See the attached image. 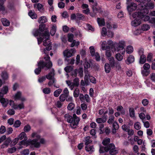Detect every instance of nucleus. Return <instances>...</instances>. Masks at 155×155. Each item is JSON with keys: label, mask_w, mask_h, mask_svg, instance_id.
Masks as SVG:
<instances>
[{"label": "nucleus", "mask_w": 155, "mask_h": 155, "mask_svg": "<svg viewBox=\"0 0 155 155\" xmlns=\"http://www.w3.org/2000/svg\"><path fill=\"white\" fill-rule=\"evenodd\" d=\"M31 137L32 138L36 137V139L33 140H29L27 141L22 140L19 143V145H24L26 146H30L31 148L33 147L36 148L39 147L40 143L38 141L40 138V136L37 133L34 132L32 134Z\"/></svg>", "instance_id": "nucleus-1"}, {"label": "nucleus", "mask_w": 155, "mask_h": 155, "mask_svg": "<svg viewBox=\"0 0 155 155\" xmlns=\"http://www.w3.org/2000/svg\"><path fill=\"white\" fill-rule=\"evenodd\" d=\"M44 36H41L42 38L43 39V45L47 47L43 50L41 49V50L44 52V53L47 56L48 54V51L51 50L52 49V47L51 46V43L49 39V33L48 31H45Z\"/></svg>", "instance_id": "nucleus-2"}, {"label": "nucleus", "mask_w": 155, "mask_h": 155, "mask_svg": "<svg viewBox=\"0 0 155 155\" xmlns=\"http://www.w3.org/2000/svg\"><path fill=\"white\" fill-rule=\"evenodd\" d=\"M45 60L47 61V63H45L43 61H40L38 63V67L36 68L35 70V72L36 74H40L41 71V68L46 67V69H48L51 67L52 66V64L50 61V58L48 55H47L46 57H44Z\"/></svg>", "instance_id": "nucleus-3"}, {"label": "nucleus", "mask_w": 155, "mask_h": 155, "mask_svg": "<svg viewBox=\"0 0 155 155\" xmlns=\"http://www.w3.org/2000/svg\"><path fill=\"white\" fill-rule=\"evenodd\" d=\"M65 119L67 121L70 123V126L72 128H75L77 127L80 121L79 118L75 114L73 115V117L69 114H66L64 116Z\"/></svg>", "instance_id": "nucleus-4"}, {"label": "nucleus", "mask_w": 155, "mask_h": 155, "mask_svg": "<svg viewBox=\"0 0 155 155\" xmlns=\"http://www.w3.org/2000/svg\"><path fill=\"white\" fill-rule=\"evenodd\" d=\"M45 25H40L39 26L38 29H34L32 31V33L34 36L35 37L39 36V38H37L38 43L40 44L42 42L43 39L41 36H44L45 32L44 33L42 32L45 28Z\"/></svg>", "instance_id": "nucleus-5"}, {"label": "nucleus", "mask_w": 155, "mask_h": 155, "mask_svg": "<svg viewBox=\"0 0 155 155\" xmlns=\"http://www.w3.org/2000/svg\"><path fill=\"white\" fill-rule=\"evenodd\" d=\"M99 150L100 153H103L104 152L109 151L110 154L113 155L118 153V148L115 147L114 144L110 143L107 147H101Z\"/></svg>", "instance_id": "nucleus-6"}, {"label": "nucleus", "mask_w": 155, "mask_h": 155, "mask_svg": "<svg viewBox=\"0 0 155 155\" xmlns=\"http://www.w3.org/2000/svg\"><path fill=\"white\" fill-rule=\"evenodd\" d=\"M125 44V42L124 41H121L118 43H115L114 45L116 46L114 48L115 50L119 52L122 55L124 54L125 52L124 48Z\"/></svg>", "instance_id": "nucleus-7"}, {"label": "nucleus", "mask_w": 155, "mask_h": 155, "mask_svg": "<svg viewBox=\"0 0 155 155\" xmlns=\"http://www.w3.org/2000/svg\"><path fill=\"white\" fill-rule=\"evenodd\" d=\"M84 81L86 83H88L89 79L90 81L94 84L96 83V79L90 75L89 72L87 71H85Z\"/></svg>", "instance_id": "nucleus-8"}, {"label": "nucleus", "mask_w": 155, "mask_h": 155, "mask_svg": "<svg viewBox=\"0 0 155 155\" xmlns=\"http://www.w3.org/2000/svg\"><path fill=\"white\" fill-rule=\"evenodd\" d=\"M76 52L75 48H71L70 50L66 49L63 51V55L66 58H70L73 56Z\"/></svg>", "instance_id": "nucleus-9"}, {"label": "nucleus", "mask_w": 155, "mask_h": 155, "mask_svg": "<svg viewBox=\"0 0 155 155\" xmlns=\"http://www.w3.org/2000/svg\"><path fill=\"white\" fill-rule=\"evenodd\" d=\"M128 4L127 8L129 13L130 14V12L135 11L137 9V5L134 2H131L129 4Z\"/></svg>", "instance_id": "nucleus-10"}, {"label": "nucleus", "mask_w": 155, "mask_h": 155, "mask_svg": "<svg viewBox=\"0 0 155 155\" xmlns=\"http://www.w3.org/2000/svg\"><path fill=\"white\" fill-rule=\"evenodd\" d=\"M14 99L15 100H21L22 101H25V99L22 96L21 93L20 91L18 92L14 95Z\"/></svg>", "instance_id": "nucleus-11"}, {"label": "nucleus", "mask_w": 155, "mask_h": 155, "mask_svg": "<svg viewBox=\"0 0 155 155\" xmlns=\"http://www.w3.org/2000/svg\"><path fill=\"white\" fill-rule=\"evenodd\" d=\"M3 96H0V102L3 107H6L8 104L9 101L8 99L4 98Z\"/></svg>", "instance_id": "nucleus-12"}, {"label": "nucleus", "mask_w": 155, "mask_h": 155, "mask_svg": "<svg viewBox=\"0 0 155 155\" xmlns=\"http://www.w3.org/2000/svg\"><path fill=\"white\" fill-rule=\"evenodd\" d=\"M101 47V49L102 50H107V49H110V47L109 46H107V42L106 41H102L100 42Z\"/></svg>", "instance_id": "nucleus-13"}, {"label": "nucleus", "mask_w": 155, "mask_h": 155, "mask_svg": "<svg viewBox=\"0 0 155 155\" xmlns=\"http://www.w3.org/2000/svg\"><path fill=\"white\" fill-rule=\"evenodd\" d=\"M97 3L96 2H94L91 4L93 10L95 13L99 12L100 10V8L97 7Z\"/></svg>", "instance_id": "nucleus-14"}, {"label": "nucleus", "mask_w": 155, "mask_h": 155, "mask_svg": "<svg viewBox=\"0 0 155 155\" xmlns=\"http://www.w3.org/2000/svg\"><path fill=\"white\" fill-rule=\"evenodd\" d=\"M135 58L132 55H130L127 57L125 61V62L127 64H129L134 62Z\"/></svg>", "instance_id": "nucleus-15"}, {"label": "nucleus", "mask_w": 155, "mask_h": 155, "mask_svg": "<svg viewBox=\"0 0 155 155\" xmlns=\"http://www.w3.org/2000/svg\"><path fill=\"white\" fill-rule=\"evenodd\" d=\"M54 70L53 69H52V71L51 72L48 73V74L46 75V77L48 80H51L53 79H55L54 78Z\"/></svg>", "instance_id": "nucleus-16"}, {"label": "nucleus", "mask_w": 155, "mask_h": 155, "mask_svg": "<svg viewBox=\"0 0 155 155\" xmlns=\"http://www.w3.org/2000/svg\"><path fill=\"white\" fill-rule=\"evenodd\" d=\"M8 91V87L6 86H3L1 90L0 89V96H4L7 93Z\"/></svg>", "instance_id": "nucleus-17"}, {"label": "nucleus", "mask_w": 155, "mask_h": 155, "mask_svg": "<svg viewBox=\"0 0 155 155\" xmlns=\"http://www.w3.org/2000/svg\"><path fill=\"white\" fill-rule=\"evenodd\" d=\"M141 23V21L139 19H135L133 20L131 22V25L134 27L137 26L140 24Z\"/></svg>", "instance_id": "nucleus-18"}, {"label": "nucleus", "mask_w": 155, "mask_h": 155, "mask_svg": "<svg viewBox=\"0 0 155 155\" xmlns=\"http://www.w3.org/2000/svg\"><path fill=\"white\" fill-rule=\"evenodd\" d=\"M18 137L20 140H21L24 139V140H23L25 141H26V140L28 139V137L26 135V134L24 132H22L20 134L18 135Z\"/></svg>", "instance_id": "nucleus-19"}, {"label": "nucleus", "mask_w": 155, "mask_h": 155, "mask_svg": "<svg viewBox=\"0 0 155 155\" xmlns=\"http://www.w3.org/2000/svg\"><path fill=\"white\" fill-rule=\"evenodd\" d=\"M34 6L35 8L36 7L40 12H42L44 10V6L40 3L35 4Z\"/></svg>", "instance_id": "nucleus-20"}, {"label": "nucleus", "mask_w": 155, "mask_h": 155, "mask_svg": "<svg viewBox=\"0 0 155 155\" xmlns=\"http://www.w3.org/2000/svg\"><path fill=\"white\" fill-rule=\"evenodd\" d=\"M107 120V118L104 117L103 118H98L96 120V121L98 124L104 123Z\"/></svg>", "instance_id": "nucleus-21"}, {"label": "nucleus", "mask_w": 155, "mask_h": 155, "mask_svg": "<svg viewBox=\"0 0 155 155\" xmlns=\"http://www.w3.org/2000/svg\"><path fill=\"white\" fill-rule=\"evenodd\" d=\"M142 13V12H135L132 14V16L134 18H136V19L138 18L140 19L141 17Z\"/></svg>", "instance_id": "nucleus-22"}, {"label": "nucleus", "mask_w": 155, "mask_h": 155, "mask_svg": "<svg viewBox=\"0 0 155 155\" xmlns=\"http://www.w3.org/2000/svg\"><path fill=\"white\" fill-rule=\"evenodd\" d=\"M85 149L86 151L88 152L89 153H91L94 151L93 146L86 145L85 147Z\"/></svg>", "instance_id": "nucleus-23"}, {"label": "nucleus", "mask_w": 155, "mask_h": 155, "mask_svg": "<svg viewBox=\"0 0 155 155\" xmlns=\"http://www.w3.org/2000/svg\"><path fill=\"white\" fill-rule=\"evenodd\" d=\"M28 14L32 19H36L37 18V15L34 11L30 10Z\"/></svg>", "instance_id": "nucleus-24"}, {"label": "nucleus", "mask_w": 155, "mask_h": 155, "mask_svg": "<svg viewBox=\"0 0 155 155\" xmlns=\"http://www.w3.org/2000/svg\"><path fill=\"white\" fill-rule=\"evenodd\" d=\"M47 21V19L45 16L41 17L38 20V22L39 23H44Z\"/></svg>", "instance_id": "nucleus-25"}, {"label": "nucleus", "mask_w": 155, "mask_h": 155, "mask_svg": "<svg viewBox=\"0 0 155 155\" xmlns=\"http://www.w3.org/2000/svg\"><path fill=\"white\" fill-rule=\"evenodd\" d=\"M74 72L77 74L78 73L79 74V75L80 77H82L83 76V68H80L78 69H76L74 70Z\"/></svg>", "instance_id": "nucleus-26"}, {"label": "nucleus", "mask_w": 155, "mask_h": 155, "mask_svg": "<svg viewBox=\"0 0 155 155\" xmlns=\"http://www.w3.org/2000/svg\"><path fill=\"white\" fill-rule=\"evenodd\" d=\"M97 22L100 26H103L105 25V22L104 19L103 18H97Z\"/></svg>", "instance_id": "nucleus-27"}, {"label": "nucleus", "mask_w": 155, "mask_h": 155, "mask_svg": "<svg viewBox=\"0 0 155 155\" xmlns=\"http://www.w3.org/2000/svg\"><path fill=\"white\" fill-rule=\"evenodd\" d=\"M66 82L68 86L71 90H73L74 88L76 87L74 85L73 82H71L70 81H66Z\"/></svg>", "instance_id": "nucleus-28"}, {"label": "nucleus", "mask_w": 155, "mask_h": 155, "mask_svg": "<svg viewBox=\"0 0 155 155\" xmlns=\"http://www.w3.org/2000/svg\"><path fill=\"white\" fill-rule=\"evenodd\" d=\"M133 51V48L131 46H128L126 48V52L128 54H130L132 53Z\"/></svg>", "instance_id": "nucleus-29"}, {"label": "nucleus", "mask_w": 155, "mask_h": 155, "mask_svg": "<svg viewBox=\"0 0 155 155\" xmlns=\"http://www.w3.org/2000/svg\"><path fill=\"white\" fill-rule=\"evenodd\" d=\"M57 26L55 25H52L50 31V33L52 36H53L55 34L56 31Z\"/></svg>", "instance_id": "nucleus-30"}, {"label": "nucleus", "mask_w": 155, "mask_h": 155, "mask_svg": "<svg viewBox=\"0 0 155 155\" xmlns=\"http://www.w3.org/2000/svg\"><path fill=\"white\" fill-rule=\"evenodd\" d=\"M105 71L106 73H108L110 71V68L109 64L108 63H106L104 66Z\"/></svg>", "instance_id": "nucleus-31"}, {"label": "nucleus", "mask_w": 155, "mask_h": 155, "mask_svg": "<svg viewBox=\"0 0 155 155\" xmlns=\"http://www.w3.org/2000/svg\"><path fill=\"white\" fill-rule=\"evenodd\" d=\"M105 108L104 107L101 109H100L99 110V114L101 115L103 114L104 115H105L107 114L108 113L107 110H106L105 109Z\"/></svg>", "instance_id": "nucleus-32"}, {"label": "nucleus", "mask_w": 155, "mask_h": 155, "mask_svg": "<svg viewBox=\"0 0 155 155\" xmlns=\"http://www.w3.org/2000/svg\"><path fill=\"white\" fill-rule=\"evenodd\" d=\"M117 110L119 111H120V114L122 115H124L125 114V111L123 107L121 106H117Z\"/></svg>", "instance_id": "nucleus-33"}, {"label": "nucleus", "mask_w": 155, "mask_h": 155, "mask_svg": "<svg viewBox=\"0 0 155 155\" xmlns=\"http://www.w3.org/2000/svg\"><path fill=\"white\" fill-rule=\"evenodd\" d=\"M141 17L140 19H142L145 21H149V19H150V17L149 16L144 15L142 13Z\"/></svg>", "instance_id": "nucleus-34"}, {"label": "nucleus", "mask_w": 155, "mask_h": 155, "mask_svg": "<svg viewBox=\"0 0 155 155\" xmlns=\"http://www.w3.org/2000/svg\"><path fill=\"white\" fill-rule=\"evenodd\" d=\"M62 91V89H58L55 91L54 93V95L55 97H58Z\"/></svg>", "instance_id": "nucleus-35"}, {"label": "nucleus", "mask_w": 155, "mask_h": 155, "mask_svg": "<svg viewBox=\"0 0 155 155\" xmlns=\"http://www.w3.org/2000/svg\"><path fill=\"white\" fill-rule=\"evenodd\" d=\"M13 108L15 109H23L24 108V104L23 103H21L18 104L16 105L15 107H13Z\"/></svg>", "instance_id": "nucleus-36"}, {"label": "nucleus", "mask_w": 155, "mask_h": 155, "mask_svg": "<svg viewBox=\"0 0 155 155\" xmlns=\"http://www.w3.org/2000/svg\"><path fill=\"white\" fill-rule=\"evenodd\" d=\"M2 22L3 25L5 26H7L9 25V21L5 18H2Z\"/></svg>", "instance_id": "nucleus-37"}, {"label": "nucleus", "mask_w": 155, "mask_h": 155, "mask_svg": "<svg viewBox=\"0 0 155 155\" xmlns=\"http://www.w3.org/2000/svg\"><path fill=\"white\" fill-rule=\"evenodd\" d=\"M50 80V81L48 82V85L49 86L51 87L52 85H53L54 87H58L55 86V83L56 82V80L55 79H53Z\"/></svg>", "instance_id": "nucleus-38"}, {"label": "nucleus", "mask_w": 155, "mask_h": 155, "mask_svg": "<svg viewBox=\"0 0 155 155\" xmlns=\"http://www.w3.org/2000/svg\"><path fill=\"white\" fill-rule=\"evenodd\" d=\"M146 60V58L145 55H142L140 56L139 62L140 64H143L144 63Z\"/></svg>", "instance_id": "nucleus-39"}, {"label": "nucleus", "mask_w": 155, "mask_h": 155, "mask_svg": "<svg viewBox=\"0 0 155 155\" xmlns=\"http://www.w3.org/2000/svg\"><path fill=\"white\" fill-rule=\"evenodd\" d=\"M109 61L110 64L111 66H114L115 64V61L114 58L113 57L111 56L107 58Z\"/></svg>", "instance_id": "nucleus-40"}, {"label": "nucleus", "mask_w": 155, "mask_h": 155, "mask_svg": "<svg viewBox=\"0 0 155 155\" xmlns=\"http://www.w3.org/2000/svg\"><path fill=\"white\" fill-rule=\"evenodd\" d=\"M150 28L149 25L147 24H143L141 26V30L143 31H147Z\"/></svg>", "instance_id": "nucleus-41"}, {"label": "nucleus", "mask_w": 155, "mask_h": 155, "mask_svg": "<svg viewBox=\"0 0 155 155\" xmlns=\"http://www.w3.org/2000/svg\"><path fill=\"white\" fill-rule=\"evenodd\" d=\"M129 114L130 117H135L134 110L133 108H129Z\"/></svg>", "instance_id": "nucleus-42"}, {"label": "nucleus", "mask_w": 155, "mask_h": 155, "mask_svg": "<svg viewBox=\"0 0 155 155\" xmlns=\"http://www.w3.org/2000/svg\"><path fill=\"white\" fill-rule=\"evenodd\" d=\"M115 58L118 61H120L123 60V57L120 54L118 53L116 54Z\"/></svg>", "instance_id": "nucleus-43"}, {"label": "nucleus", "mask_w": 155, "mask_h": 155, "mask_svg": "<svg viewBox=\"0 0 155 155\" xmlns=\"http://www.w3.org/2000/svg\"><path fill=\"white\" fill-rule=\"evenodd\" d=\"M92 140L90 139V136H87L85 138V144L86 145H87L88 144L92 142Z\"/></svg>", "instance_id": "nucleus-44"}, {"label": "nucleus", "mask_w": 155, "mask_h": 155, "mask_svg": "<svg viewBox=\"0 0 155 155\" xmlns=\"http://www.w3.org/2000/svg\"><path fill=\"white\" fill-rule=\"evenodd\" d=\"M84 18V15L81 13H77L76 14V19L78 20H83Z\"/></svg>", "instance_id": "nucleus-45"}, {"label": "nucleus", "mask_w": 155, "mask_h": 155, "mask_svg": "<svg viewBox=\"0 0 155 155\" xmlns=\"http://www.w3.org/2000/svg\"><path fill=\"white\" fill-rule=\"evenodd\" d=\"M16 148L15 147H13L11 148L8 149L7 152L9 153H14L16 150Z\"/></svg>", "instance_id": "nucleus-46"}, {"label": "nucleus", "mask_w": 155, "mask_h": 155, "mask_svg": "<svg viewBox=\"0 0 155 155\" xmlns=\"http://www.w3.org/2000/svg\"><path fill=\"white\" fill-rule=\"evenodd\" d=\"M79 90L77 88L74 90L73 93V96L74 97H77L79 94Z\"/></svg>", "instance_id": "nucleus-47"}, {"label": "nucleus", "mask_w": 155, "mask_h": 155, "mask_svg": "<svg viewBox=\"0 0 155 155\" xmlns=\"http://www.w3.org/2000/svg\"><path fill=\"white\" fill-rule=\"evenodd\" d=\"M134 127L135 129L139 130L141 128L140 123L139 122H137L134 124Z\"/></svg>", "instance_id": "nucleus-48"}, {"label": "nucleus", "mask_w": 155, "mask_h": 155, "mask_svg": "<svg viewBox=\"0 0 155 155\" xmlns=\"http://www.w3.org/2000/svg\"><path fill=\"white\" fill-rule=\"evenodd\" d=\"M21 124V121L19 120H18L15 122L13 126L15 128H18L19 127Z\"/></svg>", "instance_id": "nucleus-49"}, {"label": "nucleus", "mask_w": 155, "mask_h": 155, "mask_svg": "<svg viewBox=\"0 0 155 155\" xmlns=\"http://www.w3.org/2000/svg\"><path fill=\"white\" fill-rule=\"evenodd\" d=\"M74 35L72 34H69L68 35V41L70 42H72L73 40Z\"/></svg>", "instance_id": "nucleus-50"}, {"label": "nucleus", "mask_w": 155, "mask_h": 155, "mask_svg": "<svg viewBox=\"0 0 155 155\" xmlns=\"http://www.w3.org/2000/svg\"><path fill=\"white\" fill-rule=\"evenodd\" d=\"M66 95L64 94H61L59 97L60 101H61L64 102L66 100Z\"/></svg>", "instance_id": "nucleus-51"}, {"label": "nucleus", "mask_w": 155, "mask_h": 155, "mask_svg": "<svg viewBox=\"0 0 155 155\" xmlns=\"http://www.w3.org/2000/svg\"><path fill=\"white\" fill-rule=\"evenodd\" d=\"M80 42L79 41H76L75 40H74L71 44V47H73L75 46H78Z\"/></svg>", "instance_id": "nucleus-52"}, {"label": "nucleus", "mask_w": 155, "mask_h": 155, "mask_svg": "<svg viewBox=\"0 0 155 155\" xmlns=\"http://www.w3.org/2000/svg\"><path fill=\"white\" fill-rule=\"evenodd\" d=\"M74 103H71L68 104L67 107V108L68 110H71L74 109Z\"/></svg>", "instance_id": "nucleus-53"}, {"label": "nucleus", "mask_w": 155, "mask_h": 155, "mask_svg": "<svg viewBox=\"0 0 155 155\" xmlns=\"http://www.w3.org/2000/svg\"><path fill=\"white\" fill-rule=\"evenodd\" d=\"M43 92L46 94H48L51 92V89L49 87H46L43 90Z\"/></svg>", "instance_id": "nucleus-54"}, {"label": "nucleus", "mask_w": 155, "mask_h": 155, "mask_svg": "<svg viewBox=\"0 0 155 155\" xmlns=\"http://www.w3.org/2000/svg\"><path fill=\"white\" fill-rule=\"evenodd\" d=\"M105 50L106 51L105 55L107 58L111 56V53L110 50V49H107V50Z\"/></svg>", "instance_id": "nucleus-55"}, {"label": "nucleus", "mask_w": 155, "mask_h": 155, "mask_svg": "<svg viewBox=\"0 0 155 155\" xmlns=\"http://www.w3.org/2000/svg\"><path fill=\"white\" fill-rule=\"evenodd\" d=\"M107 29L105 27H103L101 30V35L104 37L106 36L107 35Z\"/></svg>", "instance_id": "nucleus-56"}, {"label": "nucleus", "mask_w": 155, "mask_h": 155, "mask_svg": "<svg viewBox=\"0 0 155 155\" xmlns=\"http://www.w3.org/2000/svg\"><path fill=\"white\" fill-rule=\"evenodd\" d=\"M89 49L90 50V52L91 55L92 56L94 55L96 53L95 52V49L94 47L93 46H91L89 48Z\"/></svg>", "instance_id": "nucleus-57"}, {"label": "nucleus", "mask_w": 155, "mask_h": 155, "mask_svg": "<svg viewBox=\"0 0 155 155\" xmlns=\"http://www.w3.org/2000/svg\"><path fill=\"white\" fill-rule=\"evenodd\" d=\"M110 139L108 138L104 140L102 143L104 145H106L110 143Z\"/></svg>", "instance_id": "nucleus-58"}, {"label": "nucleus", "mask_w": 155, "mask_h": 155, "mask_svg": "<svg viewBox=\"0 0 155 155\" xmlns=\"http://www.w3.org/2000/svg\"><path fill=\"white\" fill-rule=\"evenodd\" d=\"M64 69L67 72H70L72 70L73 68L71 66H67Z\"/></svg>", "instance_id": "nucleus-59"}, {"label": "nucleus", "mask_w": 155, "mask_h": 155, "mask_svg": "<svg viewBox=\"0 0 155 155\" xmlns=\"http://www.w3.org/2000/svg\"><path fill=\"white\" fill-rule=\"evenodd\" d=\"M114 117L113 116L109 117V118L107 120V123L109 124H111L114 121Z\"/></svg>", "instance_id": "nucleus-60"}, {"label": "nucleus", "mask_w": 155, "mask_h": 155, "mask_svg": "<svg viewBox=\"0 0 155 155\" xmlns=\"http://www.w3.org/2000/svg\"><path fill=\"white\" fill-rule=\"evenodd\" d=\"M150 68V65L148 63H146L144 64L143 66V68L144 70H148Z\"/></svg>", "instance_id": "nucleus-61"}, {"label": "nucleus", "mask_w": 155, "mask_h": 155, "mask_svg": "<svg viewBox=\"0 0 155 155\" xmlns=\"http://www.w3.org/2000/svg\"><path fill=\"white\" fill-rule=\"evenodd\" d=\"M81 107L83 110H85L87 108V105L86 103H83L81 105Z\"/></svg>", "instance_id": "nucleus-62"}, {"label": "nucleus", "mask_w": 155, "mask_h": 155, "mask_svg": "<svg viewBox=\"0 0 155 155\" xmlns=\"http://www.w3.org/2000/svg\"><path fill=\"white\" fill-rule=\"evenodd\" d=\"M6 131L5 127L4 126H2L0 128V134H3Z\"/></svg>", "instance_id": "nucleus-63"}, {"label": "nucleus", "mask_w": 155, "mask_h": 155, "mask_svg": "<svg viewBox=\"0 0 155 155\" xmlns=\"http://www.w3.org/2000/svg\"><path fill=\"white\" fill-rule=\"evenodd\" d=\"M31 127L29 125L25 126L24 128V130L25 132L29 131L31 129Z\"/></svg>", "instance_id": "nucleus-64"}]
</instances>
